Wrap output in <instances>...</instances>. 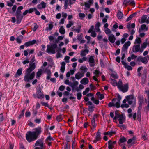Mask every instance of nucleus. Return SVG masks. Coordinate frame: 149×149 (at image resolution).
<instances>
[{
	"instance_id": "obj_15",
	"label": "nucleus",
	"mask_w": 149,
	"mask_h": 149,
	"mask_svg": "<svg viewBox=\"0 0 149 149\" xmlns=\"http://www.w3.org/2000/svg\"><path fill=\"white\" fill-rule=\"evenodd\" d=\"M36 8H30L29 10H26L23 13V15L24 16L26 15L28 13H30L34 10H36Z\"/></svg>"
},
{
	"instance_id": "obj_48",
	"label": "nucleus",
	"mask_w": 149,
	"mask_h": 149,
	"mask_svg": "<svg viewBox=\"0 0 149 149\" xmlns=\"http://www.w3.org/2000/svg\"><path fill=\"white\" fill-rule=\"evenodd\" d=\"M77 98L78 100L81 99L82 96L81 93L80 92L78 93L77 94Z\"/></svg>"
},
{
	"instance_id": "obj_62",
	"label": "nucleus",
	"mask_w": 149,
	"mask_h": 149,
	"mask_svg": "<svg viewBox=\"0 0 149 149\" xmlns=\"http://www.w3.org/2000/svg\"><path fill=\"white\" fill-rule=\"evenodd\" d=\"M134 16V14H131L127 19V21H128L131 20Z\"/></svg>"
},
{
	"instance_id": "obj_43",
	"label": "nucleus",
	"mask_w": 149,
	"mask_h": 149,
	"mask_svg": "<svg viewBox=\"0 0 149 149\" xmlns=\"http://www.w3.org/2000/svg\"><path fill=\"white\" fill-rule=\"evenodd\" d=\"M104 31L106 34L107 35L111 33V30L108 28L105 29Z\"/></svg>"
},
{
	"instance_id": "obj_38",
	"label": "nucleus",
	"mask_w": 149,
	"mask_h": 149,
	"mask_svg": "<svg viewBox=\"0 0 149 149\" xmlns=\"http://www.w3.org/2000/svg\"><path fill=\"white\" fill-rule=\"evenodd\" d=\"M53 27V22H51L50 23L49 25V27H47L46 29V30H51Z\"/></svg>"
},
{
	"instance_id": "obj_16",
	"label": "nucleus",
	"mask_w": 149,
	"mask_h": 149,
	"mask_svg": "<svg viewBox=\"0 0 149 149\" xmlns=\"http://www.w3.org/2000/svg\"><path fill=\"white\" fill-rule=\"evenodd\" d=\"M89 62L90 63V66L91 67L93 66L95 64V60L94 57L92 56H91L89 58Z\"/></svg>"
},
{
	"instance_id": "obj_39",
	"label": "nucleus",
	"mask_w": 149,
	"mask_h": 149,
	"mask_svg": "<svg viewBox=\"0 0 149 149\" xmlns=\"http://www.w3.org/2000/svg\"><path fill=\"white\" fill-rule=\"evenodd\" d=\"M23 38V36L22 35H20L16 39V40L18 43H20L21 42V39H22Z\"/></svg>"
},
{
	"instance_id": "obj_12",
	"label": "nucleus",
	"mask_w": 149,
	"mask_h": 149,
	"mask_svg": "<svg viewBox=\"0 0 149 149\" xmlns=\"http://www.w3.org/2000/svg\"><path fill=\"white\" fill-rule=\"evenodd\" d=\"M131 44V42L130 41H128L126 42L123 45L122 49L123 51H127L128 46H129Z\"/></svg>"
},
{
	"instance_id": "obj_45",
	"label": "nucleus",
	"mask_w": 149,
	"mask_h": 149,
	"mask_svg": "<svg viewBox=\"0 0 149 149\" xmlns=\"http://www.w3.org/2000/svg\"><path fill=\"white\" fill-rule=\"evenodd\" d=\"M81 69L82 70L83 72L82 73H84L86 72L88 70V69L85 66H82L81 68Z\"/></svg>"
},
{
	"instance_id": "obj_5",
	"label": "nucleus",
	"mask_w": 149,
	"mask_h": 149,
	"mask_svg": "<svg viewBox=\"0 0 149 149\" xmlns=\"http://www.w3.org/2000/svg\"><path fill=\"white\" fill-rule=\"evenodd\" d=\"M149 60V56L147 55V56L143 57L142 56H139L137 58V60L138 61H140L143 63L146 64Z\"/></svg>"
},
{
	"instance_id": "obj_54",
	"label": "nucleus",
	"mask_w": 149,
	"mask_h": 149,
	"mask_svg": "<svg viewBox=\"0 0 149 149\" xmlns=\"http://www.w3.org/2000/svg\"><path fill=\"white\" fill-rule=\"evenodd\" d=\"M29 63V61L28 59H26L22 61V63L24 65L28 64Z\"/></svg>"
},
{
	"instance_id": "obj_60",
	"label": "nucleus",
	"mask_w": 149,
	"mask_h": 149,
	"mask_svg": "<svg viewBox=\"0 0 149 149\" xmlns=\"http://www.w3.org/2000/svg\"><path fill=\"white\" fill-rule=\"evenodd\" d=\"M91 36L93 37H95L96 36V34L95 31H94L91 33Z\"/></svg>"
},
{
	"instance_id": "obj_10",
	"label": "nucleus",
	"mask_w": 149,
	"mask_h": 149,
	"mask_svg": "<svg viewBox=\"0 0 149 149\" xmlns=\"http://www.w3.org/2000/svg\"><path fill=\"white\" fill-rule=\"evenodd\" d=\"M37 95L38 97L39 98H42L44 97V95L41 92L40 87L38 89Z\"/></svg>"
},
{
	"instance_id": "obj_23",
	"label": "nucleus",
	"mask_w": 149,
	"mask_h": 149,
	"mask_svg": "<svg viewBox=\"0 0 149 149\" xmlns=\"http://www.w3.org/2000/svg\"><path fill=\"white\" fill-rule=\"evenodd\" d=\"M36 42V41L35 40H33L32 41H29L27 42H26L24 44V45L26 47H27L35 44Z\"/></svg>"
},
{
	"instance_id": "obj_17",
	"label": "nucleus",
	"mask_w": 149,
	"mask_h": 149,
	"mask_svg": "<svg viewBox=\"0 0 149 149\" xmlns=\"http://www.w3.org/2000/svg\"><path fill=\"white\" fill-rule=\"evenodd\" d=\"M109 40L110 42L112 43H114L116 40V38L113 34L109 35Z\"/></svg>"
},
{
	"instance_id": "obj_49",
	"label": "nucleus",
	"mask_w": 149,
	"mask_h": 149,
	"mask_svg": "<svg viewBox=\"0 0 149 149\" xmlns=\"http://www.w3.org/2000/svg\"><path fill=\"white\" fill-rule=\"evenodd\" d=\"M52 140V138L51 136H49L47 138L46 141L48 143H51V142L50 141Z\"/></svg>"
},
{
	"instance_id": "obj_41",
	"label": "nucleus",
	"mask_w": 149,
	"mask_h": 149,
	"mask_svg": "<svg viewBox=\"0 0 149 149\" xmlns=\"http://www.w3.org/2000/svg\"><path fill=\"white\" fill-rule=\"evenodd\" d=\"M141 112L140 111L138 110L137 114V120L139 121H140L141 120Z\"/></svg>"
},
{
	"instance_id": "obj_51",
	"label": "nucleus",
	"mask_w": 149,
	"mask_h": 149,
	"mask_svg": "<svg viewBox=\"0 0 149 149\" xmlns=\"http://www.w3.org/2000/svg\"><path fill=\"white\" fill-rule=\"evenodd\" d=\"M121 107L122 108H124V107L127 108L129 107V105L127 104H123L121 105Z\"/></svg>"
},
{
	"instance_id": "obj_8",
	"label": "nucleus",
	"mask_w": 149,
	"mask_h": 149,
	"mask_svg": "<svg viewBox=\"0 0 149 149\" xmlns=\"http://www.w3.org/2000/svg\"><path fill=\"white\" fill-rule=\"evenodd\" d=\"M140 45L135 44L132 48V51L134 52H137L139 51L140 52Z\"/></svg>"
},
{
	"instance_id": "obj_31",
	"label": "nucleus",
	"mask_w": 149,
	"mask_h": 149,
	"mask_svg": "<svg viewBox=\"0 0 149 149\" xmlns=\"http://www.w3.org/2000/svg\"><path fill=\"white\" fill-rule=\"evenodd\" d=\"M116 99V98L113 99L112 101V102L109 103L108 104V106L109 107H112L115 106V102Z\"/></svg>"
},
{
	"instance_id": "obj_64",
	"label": "nucleus",
	"mask_w": 149,
	"mask_h": 149,
	"mask_svg": "<svg viewBox=\"0 0 149 149\" xmlns=\"http://www.w3.org/2000/svg\"><path fill=\"white\" fill-rule=\"evenodd\" d=\"M126 68H127L128 70H130L132 69V68L130 66L128 65H127L125 67Z\"/></svg>"
},
{
	"instance_id": "obj_19",
	"label": "nucleus",
	"mask_w": 149,
	"mask_h": 149,
	"mask_svg": "<svg viewBox=\"0 0 149 149\" xmlns=\"http://www.w3.org/2000/svg\"><path fill=\"white\" fill-rule=\"evenodd\" d=\"M147 16L146 15H144L142 17L141 23V24L144 22H146L147 23H149V21L148 19H147Z\"/></svg>"
},
{
	"instance_id": "obj_58",
	"label": "nucleus",
	"mask_w": 149,
	"mask_h": 149,
	"mask_svg": "<svg viewBox=\"0 0 149 149\" xmlns=\"http://www.w3.org/2000/svg\"><path fill=\"white\" fill-rule=\"evenodd\" d=\"M65 83L66 84L69 85L71 87L72 86V85H70V84H71V83L69 81V80L68 79L66 80H65Z\"/></svg>"
},
{
	"instance_id": "obj_25",
	"label": "nucleus",
	"mask_w": 149,
	"mask_h": 149,
	"mask_svg": "<svg viewBox=\"0 0 149 149\" xmlns=\"http://www.w3.org/2000/svg\"><path fill=\"white\" fill-rule=\"evenodd\" d=\"M17 17V23L19 24L21 22V21L23 18V16L21 15H16Z\"/></svg>"
},
{
	"instance_id": "obj_1",
	"label": "nucleus",
	"mask_w": 149,
	"mask_h": 149,
	"mask_svg": "<svg viewBox=\"0 0 149 149\" xmlns=\"http://www.w3.org/2000/svg\"><path fill=\"white\" fill-rule=\"evenodd\" d=\"M35 75L34 72H32L26 71L24 77V80L26 82H29L30 80H32L34 78Z\"/></svg>"
},
{
	"instance_id": "obj_6",
	"label": "nucleus",
	"mask_w": 149,
	"mask_h": 149,
	"mask_svg": "<svg viewBox=\"0 0 149 149\" xmlns=\"http://www.w3.org/2000/svg\"><path fill=\"white\" fill-rule=\"evenodd\" d=\"M36 65L35 63H29V67L26 70V71L31 72L36 68Z\"/></svg>"
},
{
	"instance_id": "obj_34",
	"label": "nucleus",
	"mask_w": 149,
	"mask_h": 149,
	"mask_svg": "<svg viewBox=\"0 0 149 149\" xmlns=\"http://www.w3.org/2000/svg\"><path fill=\"white\" fill-rule=\"evenodd\" d=\"M126 141V138L124 137H123L120 139L118 143L119 145H120L121 143L124 142H125Z\"/></svg>"
},
{
	"instance_id": "obj_3",
	"label": "nucleus",
	"mask_w": 149,
	"mask_h": 149,
	"mask_svg": "<svg viewBox=\"0 0 149 149\" xmlns=\"http://www.w3.org/2000/svg\"><path fill=\"white\" fill-rule=\"evenodd\" d=\"M57 47V45L54 44L51 45H48L47 46L46 52L48 53L55 54L56 52L55 49Z\"/></svg>"
},
{
	"instance_id": "obj_2",
	"label": "nucleus",
	"mask_w": 149,
	"mask_h": 149,
	"mask_svg": "<svg viewBox=\"0 0 149 149\" xmlns=\"http://www.w3.org/2000/svg\"><path fill=\"white\" fill-rule=\"evenodd\" d=\"M26 137L27 141L29 142L35 140L37 139L35 133L30 131L27 132L26 134Z\"/></svg>"
},
{
	"instance_id": "obj_7",
	"label": "nucleus",
	"mask_w": 149,
	"mask_h": 149,
	"mask_svg": "<svg viewBox=\"0 0 149 149\" xmlns=\"http://www.w3.org/2000/svg\"><path fill=\"white\" fill-rule=\"evenodd\" d=\"M126 98L129 104L130 105L134 102L136 101L135 99L134 98V97L132 95H130L129 96H127Z\"/></svg>"
},
{
	"instance_id": "obj_30",
	"label": "nucleus",
	"mask_w": 149,
	"mask_h": 149,
	"mask_svg": "<svg viewBox=\"0 0 149 149\" xmlns=\"http://www.w3.org/2000/svg\"><path fill=\"white\" fill-rule=\"evenodd\" d=\"M23 8L22 6H20L18 7L17 10V11L16 13V15H21L20 13L21 12V10L23 9Z\"/></svg>"
},
{
	"instance_id": "obj_18",
	"label": "nucleus",
	"mask_w": 149,
	"mask_h": 149,
	"mask_svg": "<svg viewBox=\"0 0 149 149\" xmlns=\"http://www.w3.org/2000/svg\"><path fill=\"white\" fill-rule=\"evenodd\" d=\"M46 7V3L43 1L41 3L37 6V8L39 9L45 8Z\"/></svg>"
},
{
	"instance_id": "obj_29",
	"label": "nucleus",
	"mask_w": 149,
	"mask_h": 149,
	"mask_svg": "<svg viewBox=\"0 0 149 149\" xmlns=\"http://www.w3.org/2000/svg\"><path fill=\"white\" fill-rule=\"evenodd\" d=\"M22 68H20L18 69L16 73L15 76L17 77L18 76H20L22 74Z\"/></svg>"
},
{
	"instance_id": "obj_37",
	"label": "nucleus",
	"mask_w": 149,
	"mask_h": 149,
	"mask_svg": "<svg viewBox=\"0 0 149 149\" xmlns=\"http://www.w3.org/2000/svg\"><path fill=\"white\" fill-rule=\"evenodd\" d=\"M117 86L118 88L120 89L121 87H122V82L121 80H119L118 83H117Z\"/></svg>"
},
{
	"instance_id": "obj_52",
	"label": "nucleus",
	"mask_w": 149,
	"mask_h": 149,
	"mask_svg": "<svg viewBox=\"0 0 149 149\" xmlns=\"http://www.w3.org/2000/svg\"><path fill=\"white\" fill-rule=\"evenodd\" d=\"M44 72L47 73V74H51V72L50 70L47 68L45 69V70H44Z\"/></svg>"
},
{
	"instance_id": "obj_24",
	"label": "nucleus",
	"mask_w": 149,
	"mask_h": 149,
	"mask_svg": "<svg viewBox=\"0 0 149 149\" xmlns=\"http://www.w3.org/2000/svg\"><path fill=\"white\" fill-rule=\"evenodd\" d=\"M147 44V43L146 42H145L142 43L141 45V48L140 51V53H142L144 49L146 47Z\"/></svg>"
},
{
	"instance_id": "obj_4",
	"label": "nucleus",
	"mask_w": 149,
	"mask_h": 149,
	"mask_svg": "<svg viewBox=\"0 0 149 149\" xmlns=\"http://www.w3.org/2000/svg\"><path fill=\"white\" fill-rule=\"evenodd\" d=\"M117 119H118L119 123L122 124L123 122L125 120V117L123 115L117 114L115 116L113 119L116 120Z\"/></svg>"
},
{
	"instance_id": "obj_9",
	"label": "nucleus",
	"mask_w": 149,
	"mask_h": 149,
	"mask_svg": "<svg viewBox=\"0 0 149 149\" xmlns=\"http://www.w3.org/2000/svg\"><path fill=\"white\" fill-rule=\"evenodd\" d=\"M35 146H39L40 148H44L43 143L41 140H39L37 141L35 144Z\"/></svg>"
},
{
	"instance_id": "obj_53",
	"label": "nucleus",
	"mask_w": 149,
	"mask_h": 149,
	"mask_svg": "<svg viewBox=\"0 0 149 149\" xmlns=\"http://www.w3.org/2000/svg\"><path fill=\"white\" fill-rule=\"evenodd\" d=\"M62 56V55L61 54L60 52L58 51H57L56 55V57L57 58H58L61 57Z\"/></svg>"
},
{
	"instance_id": "obj_22",
	"label": "nucleus",
	"mask_w": 149,
	"mask_h": 149,
	"mask_svg": "<svg viewBox=\"0 0 149 149\" xmlns=\"http://www.w3.org/2000/svg\"><path fill=\"white\" fill-rule=\"evenodd\" d=\"M84 75L83 73H81L78 72L75 75V78L78 80L80 79Z\"/></svg>"
},
{
	"instance_id": "obj_13",
	"label": "nucleus",
	"mask_w": 149,
	"mask_h": 149,
	"mask_svg": "<svg viewBox=\"0 0 149 149\" xmlns=\"http://www.w3.org/2000/svg\"><path fill=\"white\" fill-rule=\"evenodd\" d=\"M136 138L135 137L130 139L127 141L128 144H131L130 146L134 145L136 143L135 142Z\"/></svg>"
},
{
	"instance_id": "obj_44",
	"label": "nucleus",
	"mask_w": 149,
	"mask_h": 149,
	"mask_svg": "<svg viewBox=\"0 0 149 149\" xmlns=\"http://www.w3.org/2000/svg\"><path fill=\"white\" fill-rule=\"evenodd\" d=\"M132 111V109L131 108L127 110V112L129 113L128 117L129 118H131L132 116V114L131 113Z\"/></svg>"
},
{
	"instance_id": "obj_55",
	"label": "nucleus",
	"mask_w": 149,
	"mask_h": 149,
	"mask_svg": "<svg viewBox=\"0 0 149 149\" xmlns=\"http://www.w3.org/2000/svg\"><path fill=\"white\" fill-rule=\"evenodd\" d=\"M94 28V26H91V28L89 29V30L88 31V33H91L92 32V31H93V30Z\"/></svg>"
},
{
	"instance_id": "obj_40",
	"label": "nucleus",
	"mask_w": 149,
	"mask_h": 149,
	"mask_svg": "<svg viewBox=\"0 0 149 149\" xmlns=\"http://www.w3.org/2000/svg\"><path fill=\"white\" fill-rule=\"evenodd\" d=\"M111 83L113 86H115L117 85V83L116 80L111 79Z\"/></svg>"
},
{
	"instance_id": "obj_35",
	"label": "nucleus",
	"mask_w": 149,
	"mask_h": 149,
	"mask_svg": "<svg viewBox=\"0 0 149 149\" xmlns=\"http://www.w3.org/2000/svg\"><path fill=\"white\" fill-rule=\"evenodd\" d=\"M59 32L62 34H64L65 33V30L63 26H61L59 30Z\"/></svg>"
},
{
	"instance_id": "obj_27",
	"label": "nucleus",
	"mask_w": 149,
	"mask_h": 149,
	"mask_svg": "<svg viewBox=\"0 0 149 149\" xmlns=\"http://www.w3.org/2000/svg\"><path fill=\"white\" fill-rule=\"evenodd\" d=\"M89 82L88 79L87 78H83L81 81V83L84 85H86Z\"/></svg>"
},
{
	"instance_id": "obj_33",
	"label": "nucleus",
	"mask_w": 149,
	"mask_h": 149,
	"mask_svg": "<svg viewBox=\"0 0 149 149\" xmlns=\"http://www.w3.org/2000/svg\"><path fill=\"white\" fill-rule=\"evenodd\" d=\"M123 14L120 11H118L117 13V16L118 19H121L122 18Z\"/></svg>"
},
{
	"instance_id": "obj_61",
	"label": "nucleus",
	"mask_w": 149,
	"mask_h": 149,
	"mask_svg": "<svg viewBox=\"0 0 149 149\" xmlns=\"http://www.w3.org/2000/svg\"><path fill=\"white\" fill-rule=\"evenodd\" d=\"M108 135H109L110 136H111L113 134H115V132L113 131H110L107 132Z\"/></svg>"
},
{
	"instance_id": "obj_20",
	"label": "nucleus",
	"mask_w": 149,
	"mask_h": 149,
	"mask_svg": "<svg viewBox=\"0 0 149 149\" xmlns=\"http://www.w3.org/2000/svg\"><path fill=\"white\" fill-rule=\"evenodd\" d=\"M128 89V84H126L124 85L123 86H122L119 89L123 91V92H125L127 91Z\"/></svg>"
},
{
	"instance_id": "obj_11",
	"label": "nucleus",
	"mask_w": 149,
	"mask_h": 149,
	"mask_svg": "<svg viewBox=\"0 0 149 149\" xmlns=\"http://www.w3.org/2000/svg\"><path fill=\"white\" fill-rule=\"evenodd\" d=\"M44 69V68L43 66L41 67V68L38 69L36 74V78H39V77L42 74Z\"/></svg>"
},
{
	"instance_id": "obj_32",
	"label": "nucleus",
	"mask_w": 149,
	"mask_h": 149,
	"mask_svg": "<svg viewBox=\"0 0 149 149\" xmlns=\"http://www.w3.org/2000/svg\"><path fill=\"white\" fill-rule=\"evenodd\" d=\"M141 42V40L140 38H138L135 39L134 44L140 45V44Z\"/></svg>"
},
{
	"instance_id": "obj_46",
	"label": "nucleus",
	"mask_w": 149,
	"mask_h": 149,
	"mask_svg": "<svg viewBox=\"0 0 149 149\" xmlns=\"http://www.w3.org/2000/svg\"><path fill=\"white\" fill-rule=\"evenodd\" d=\"M79 16L81 19H83L85 16V15L84 14L80 13L79 14Z\"/></svg>"
},
{
	"instance_id": "obj_26",
	"label": "nucleus",
	"mask_w": 149,
	"mask_h": 149,
	"mask_svg": "<svg viewBox=\"0 0 149 149\" xmlns=\"http://www.w3.org/2000/svg\"><path fill=\"white\" fill-rule=\"evenodd\" d=\"M65 63L64 62H62L60 70L62 73H63L64 72L65 69Z\"/></svg>"
},
{
	"instance_id": "obj_42",
	"label": "nucleus",
	"mask_w": 149,
	"mask_h": 149,
	"mask_svg": "<svg viewBox=\"0 0 149 149\" xmlns=\"http://www.w3.org/2000/svg\"><path fill=\"white\" fill-rule=\"evenodd\" d=\"M139 103L142 104L143 101V96H139Z\"/></svg>"
},
{
	"instance_id": "obj_59",
	"label": "nucleus",
	"mask_w": 149,
	"mask_h": 149,
	"mask_svg": "<svg viewBox=\"0 0 149 149\" xmlns=\"http://www.w3.org/2000/svg\"><path fill=\"white\" fill-rule=\"evenodd\" d=\"M120 102L118 101H117L115 104V106L117 108H119L120 107Z\"/></svg>"
},
{
	"instance_id": "obj_28",
	"label": "nucleus",
	"mask_w": 149,
	"mask_h": 149,
	"mask_svg": "<svg viewBox=\"0 0 149 149\" xmlns=\"http://www.w3.org/2000/svg\"><path fill=\"white\" fill-rule=\"evenodd\" d=\"M89 52V50L88 49H85L84 50L82 51L80 55L81 56H86Z\"/></svg>"
},
{
	"instance_id": "obj_56",
	"label": "nucleus",
	"mask_w": 149,
	"mask_h": 149,
	"mask_svg": "<svg viewBox=\"0 0 149 149\" xmlns=\"http://www.w3.org/2000/svg\"><path fill=\"white\" fill-rule=\"evenodd\" d=\"M70 57L68 56H65L64 60L66 62L68 63L69 62V60L70 59Z\"/></svg>"
},
{
	"instance_id": "obj_47",
	"label": "nucleus",
	"mask_w": 149,
	"mask_h": 149,
	"mask_svg": "<svg viewBox=\"0 0 149 149\" xmlns=\"http://www.w3.org/2000/svg\"><path fill=\"white\" fill-rule=\"evenodd\" d=\"M73 25V22L72 21H69V23L67 25L66 27L67 28H70Z\"/></svg>"
},
{
	"instance_id": "obj_21",
	"label": "nucleus",
	"mask_w": 149,
	"mask_h": 149,
	"mask_svg": "<svg viewBox=\"0 0 149 149\" xmlns=\"http://www.w3.org/2000/svg\"><path fill=\"white\" fill-rule=\"evenodd\" d=\"M148 30V27H146V25L145 24L142 25L141 28H140L139 30V32L140 33L142 31H146Z\"/></svg>"
},
{
	"instance_id": "obj_57",
	"label": "nucleus",
	"mask_w": 149,
	"mask_h": 149,
	"mask_svg": "<svg viewBox=\"0 0 149 149\" xmlns=\"http://www.w3.org/2000/svg\"><path fill=\"white\" fill-rule=\"evenodd\" d=\"M68 3V0H66L64 3V8L65 9H66L67 8Z\"/></svg>"
},
{
	"instance_id": "obj_36",
	"label": "nucleus",
	"mask_w": 149,
	"mask_h": 149,
	"mask_svg": "<svg viewBox=\"0 0 149 149\" xmlns=\"http://www.w3.org/2000/svg\"><path fill=\"white\" fill-rule=\"evenodd\" d=\"M96 139L97 141H99L100 140V132H98L97 133Z\"/></svg>"
},
{
	"instance_id": "obj_14",
	"label": "nucleus",
	"mask_w": 149,
	"mask_h": 149,
	"mask_svg": "<svg viewBox=\"0 0 149 149\" xmlns=\"http://www.w3.org/2000/svg\"><path fill=\"white\" fill-rule=\"evenodd\" d=\"M35 131L32 132L35 133V135L37 137L38 135L40 134L41 132V129L40 127H38L37 128H35L34 129Z\"/></svg>"
},
{
	"instance_id": "obj_63",
	"label": "nucleus",
	"mask_w": 149,
	"mask_h": 149,
	"mask_svg": "<svg viewBox=\"0 0 149 149\" xmlns=\"http://www.w3.org/2000/svg\"><path fill=\"white\" fill-rule=\"evenodd\" d=\"M62 17H63L64 18V19H65L66 18L67 16V15L66 13H65L64 12H62Z\"/></svg>"
},
{
	"instance_id": "obj_50",
	"label": "nucleus",
	"mask_w": 149,
	"mask_h": 149,
	"mask_svg": "<svg viewBox=\"0 0 149 149\" xmlns=\"http://www.w3.org/2000/svg\"><path fill=\"white\" fill-rule=\"evenodd\" d=\"M130 1V0H124L123 1V4L125 6H127V4Z\"/></svg>"
}]
</instances>
